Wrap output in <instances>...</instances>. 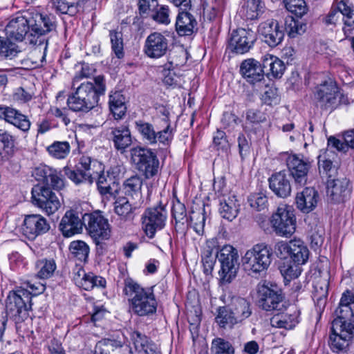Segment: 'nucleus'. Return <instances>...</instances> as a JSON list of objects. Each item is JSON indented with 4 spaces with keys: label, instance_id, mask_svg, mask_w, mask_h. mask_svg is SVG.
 <instances>
[{
    "label": "nucleus",
    "instance_id": "de8ad7c7",
    "mask_svg": "<svg viewBox=\"0 0 354 354\" xmlns=\"http://www.w3.org/2000/svg\"><path fill=\"white\" fill-rule=\"evenodd\" d=\"M306 29V24L288 17L285 20V30L290 37L295 38L303 34Z\"/></svg>",
    "mask_w": 354,
    "mask_h": 354
},
{
    "label": "nucleus",
    "instance_id": "e433bc0d",
    "mask_svg": "<svg viewBox=\"0 0 354 354\" xmlns=\"http://www.w3.org/2000/svg\"><path fill=\"white\" fill-rule=\"evenodd\" d=\"M290 250V257L295 264L304 265L307 262L309 250L304 241L300 239L291 240Z\"/></svg>",
    "mask_w": 354,
    "mask_h": 354
},
{
    "label": "nucleus",
    "instance_id": "680f3d73",
    "mask_svg": "<svg viewBox=\"0 0 354 354\" xmlns=\"http://www.w3.org/2000/svg\"><path fill=\"white\" fill-rule=\"evenodd\" d=\"M248 202L252 208L261 211L267 207L268 198L263 193H255L250 196Z\"/></svg>",
    "mask_w": 354,
    "mask_h": 354
},
{
    "label": "nucleus",
    "instance_id": "ea45409f",
    "mask_svg": "<svg viewBox=\"0 0 354 354\" xmlns=\"http://www.w3.org/2000/svg\"><path fill=\"white\" fill-rule=\"evenodd\" d=\"M142 185V180L138 176H133L127 178L123 183L125 195L130 197L132 201L140 200Z\"/></svg>",
    "mask_w": 354,
    "mask_h": 354
},
{
    "label": "nucleus",
    "instance_id": "0eeeda50",
    "mask_svg": "<svg viewBox=\"0 0 354 354\" xmlns=\"http://www.w3.org/2000/svg\"><path fill=\"white\" fill-rule=\"evenodd\" d=\"M216 257L221 263L218 272L222 284L230 283L236 276L239 269V254L237 250L232 245H224L216 250Z\"/></svg>",
    "mask_w": 354,
    "mask_h": 354
},
{
    "label": "nucleus",
    "instance_id": "58836bf2",
    "mask_svg": "<svg viewBox=\"0 0 354 354\" xmlns=\"http://www.w3.org/2000/svg\"><path fill=\"white\" fill-rule=\"evenodd\" d=\"M239 207V201L232 196L220 203L219 212L223 218L232 221L237 216Z\"/></svg>",
    "mask_w": 354,
    "mask_h": 354
},
{
    "label": "nucleus",
    "instance_id": "72a5a7b5",
    "mask_svg": "<svg viewBox=\"0 0 354 354\" xmlns=\"http://www.w3.org/2000/svg\"><path fill=\"white\" fill-rule=\"evenodd\" d=\"M109 107L115 120L123 118L127 111L126 99L120 91H111L109 96Z\"/></svg>",
    "mask_w": 354,
    "mask_h": 354
},
{
    "label": "nucleus",
    "instance_id": "79ce46f5",
    "mask_svg": "<svg viewBox=\"0 0 354 354\" xmlns=\"http://www.w3.org/2000/svg\"><path fill=\"white\" fill-rule=\"evenodd\" d=\"M232 308L227 306L220 307L215 318L216 322L221 328L232 329L234 325L239 324Z\"/></svg>",
    "mask_w": 354,
    "mask_h": 354
},
{
    "label": "nucleus",
    "instance_id": "a211bd4d",
    "mask_svg": "<svg viewBox=\"0 0 354 354\" xmlns=\"http://www.w3.org/2000/svg\"><path fill=\"white\" fill-rule=\"evenodd\" d=\"M338 87L332 80L326 81L317 87L315 97L324 109H334L341 102Z\"/></svg>",
    "mask_w": 354,
    "mask_h": 354
},
{
    "label": "nucleus",
    "instance_id": "a19ab883",
    "mask_svg": "<svg viewBox=\"0 0 354 354\" xmlns=\"http://www.w3.org/2000/svg\"><path fill=\"white\" fill-rule=\"evenodd\" d=\"M57 269L55 261L53 259H41L35 263L37 278L47 279L53 276Z\"/></svg>",
    "mask_w": 354,
    "mask_h": 354
},
{
    "label": "nucleus",
    "instance_id": "7ed1b4c3",
    "mask_svg": "<svg viewBox=\"0 0 354 354\" xmlns=\"http://www.w3.org/2000/svg\"><path fill=\"white\" fill-rule=\"evenodd\" d=\"M272 252L264 243L254 245L248 250L242 259L245 272L252 277L264 273L272 262Z\"/></svg>",
    "mask_w": 354,
    "mask_h": 354
},
{
    "label": "nucleus",
    "instance_id": "774afa93",
    "mask_svg": "<svg viewBox=\"0 0 354 354\" xmlns=\"http://www.w3.org/2000/svg\"><path fill=\"white\" fill-rule=\"evenodd\" d=\"M115 344V341L111 339H102L96 344L93 354H110Z\"/></svg>",
    "mask_w": 354,
    "mask_h": 354
},
{
    "label": "nucleus",
    "instance_id": "39448f33",
    "mask_svg": "<svg viewBox=\"0 0 354 354\" xmlns=\"http://www.w3.org/2000/svg\"><path fill=\"white\" fill-rule=\"evenodd\" d=\"M99 169H102V164L86 155L80 157L74 169L67 166L63 169L64 174L75 185L82 183L91 185L94 182L93 176L98 174Z\"/></svg>",
    "mask_w": 354,
    "mask_h": 354
},
{
    "label": "nucleus",
    "instance_id": "7c9ffc66",
    "mask_svg": "<svg viewBox=\"0 0 354 354\" xmlns=\"http://www.w3.org/2000/svg\"><path fill=\"white\" fill-rule=\"evenodd\" d=\"M108 136L109 139L113 142L114 147L121 153H124L132 144L131 132L127 126L111 127Z\"/></svg>",
    "mask_w": 354,
    "mask_h": 354
},
{
    "label": "nucleus",
    "instance_id": "f8f14e48",
    "mask_svg": "<svg viewBox=\"0 0 354 354\" xmlns=\"http://www.w3.org/2000/svg\"><path fill=\"white\" fill-rule=\"evenodd\" d=\"M31 193L33 204L48 216L55 214L61 206L57 194L49 187L37 185L32 187Z\"/></svg>",
    "mask_w": 354,
    "mask_h": 354
},
{
    "label": "nucleus",
    "instance_id": "5fc2aeb1",
    "mask_svg": "<svg viewBox=\"0 0 354 354\" xmlns=\"http://www.w3.org/2000/svg\"><path fill=\"white\" fill-rule=\"evenodd\" d=\"M286 8L297 17H302L308 10L304 0H281Z\"/></svg>",
    "mask_w": 354,
    "mask_h": 354
},
{
    "label": "nucleus",
    "instance_id": "052dcab7",
    "mask_svg": "<svg viewBox=\"0 0 354 354\" xmlns=\"http://www.w3.org/2000/svg\"><path fill=\"white\" fill-rule=\"evenodd\" d=\"M189 221L195 232L199 235L202 234L205 223L204 209L201 212L192 211L189 216Z\"/></svg>",
    "mask_w": 354,
    "mask_h": 354
},
{
    "label": "nucleus",
    "instance_id": "864d4df0",
    "mask_svg": "<svg viewBox=\"0 0 354 354\" xmlns=\"http://www.w3.org/2000/svg\"><path fill=\"white\" fill-rule=\"evenodd\" d=\"M15 139L8 131L0 129V154H10L13 151Z\"/></svg>",
    "mask_w": 354,
    "mask_h": 354
},
{
    "label": "nucleus",
    "instance_id": "20e7f679",
    "mask_svg": "<svg viewBox=\"0 0 354 354\" xmlns=\"http://www.w3.org/2000/svg\"><path fill=\"white\" fill-rule=\"evenodd\" d=\"M31 292L26 289L10 292L6 299V314L16 323H21L29 317L32 310Z\"/></svg>",
    "mask_w": 354,
    "mask_h": 354
},
{
    "label": "nucleus",
    "instance_id": "2f4dec72",
    "mask_svg": "<svg viewBox=\"0 0 354 354\" xmlns=\"http://www.w3.org/2000/svg\"><path fill=\"white\" fill-rule=\"evenodd\" d=\"M197 21L194 17L185 11L180 12L176 20V30L180 36H189L196 30Z\"/></svg>",
    "mask_w": 354,
    "mask_h": 354
},
{
    "label": "nucleus",
    "instance_id": "c9c22d12",
    "mask_svg": "<svg viewBox=\"0 0 354 354\" xmlns=\"http://www.w3.org/2000/svg\"><path fill=\"white\" fill-rule=\"evenodd\" d=\"M230 308H232L236 321L242 324L252 314V305L247 299L243 297H235L232 299Z\"/></svg>",
    "mask_w": 354,
    "mask_h": 354
},
{
    "label": "nucleus",
    "instance_id": "e2e57ef3",
    "mask_svg": "<svg viewBox=\"0 0 354 354\" xmlns=\"http://www.w3.org/2000/svg\"><path fill=\"white\" fill-rule=\"evenodd\" d=\"M221 6L216 0H209L206 2L203 7L204 15L209 20L214 19L221 12Z\"/></svg>",
    "mask_w": 354,
    "mask_h": 354
},
{
    "label": "nucleus",
    "instance_id": "09e8293b",
    "mask_svg": "<svg viewBox=\"0 0 354 354\" xmlns=\"http://www.w3.org/2000/svg\"><path fill=\"white\" fill-rule=\"evenodd\" d=\"M109 37L111 44V49L118 59L124 57V43L121 31L110 30Z\"/></svg>",
    "mask_w": 354,
    "mask_h": 354
},
{
    "label": "nucleus",
    "instance_id": "f3484780",
    "mask_svg": "<svg viewBox=\"0 0 354 354\" xmlns=\"http://www.w3.org/2000/svg\"><path fill=\"white\" fill-rule=\"evenodd\" d=\"M32 176L37 181L42 182L46 186L56 190L62 189L64 186V178L61 171L46 165H39L32 171Z\"/></svg>",
    "mask_w": 354,
    "mask_h": 354
},
{
    "label": "nucleus",
    "instance_id": "49530a36",
    "mask_svg": "<svg viewBox=\"0 0 354 354\" xmlns=\"http://www.w3.org/2000/svg\"><path fill=\"white\" fill-rule=\"evenodd\" d=\"M332 333L340 334L343 336L349 335V337H354V321H340L333 319L331 327Z\"/></svg>",
    "mask_w": 354,
    "mask_h": 354
},
{
    "label": "nucleus",
    "instance_id": "9b49d317",
    "mask_svg": "<svg viewBox=\"0 0 354 354\" xmlns=\"http://www.w3.org/2000/svg\"><path fill=\"white\" fill-rule=\"evenodd\" d=\"M167 218V211L161 204L146 209L142 215V228L149 239H153L157 231L162 230Z\"/></svg>",
    "mask_w": 354,
    "mask_h": 354
},
{
    "label": "nucleus",
    "instance_id": "a878e982",
    "mask_svg": "<svg viewBox=\"0 0 354 354\" xmlns=\"http://www.w3.org/2000/svg\"><path fill=\"white\" fill-rule=\"evenodd\" d=\"M290 177L286 171H280L269 178V187L278 197L284 198L290 195L292 189Z\"/></svg>",
    "mask_w": 354,
    "mask_h": 354
},
{
    "label": "nucleus",
    "instance_id": "393cba45",
    "mask_svg": "<svg viewBox=\"0 0 354 354\" xmlns=\"http://www.w3.org/2000/svg\"><path fill=\"white\" fill-rule=\"evenodd\" d=\"M84 225L83 216L80 218L74 210L66 211L62 218L59 229L65 237H71L80 233Z\"/></svg>",
    "mask_w": 354,
    "mask_h": 354
},
{
    "label": "nucleus",
    "instance_id": "2eb2a0df",
    "mask_svg": "<svg viewBox=\"0 0 354 354\" xmlns=\"http://www.w3.org/2000/svg\"><path fill=\"white\" fill-rule=\"evenodd\" d=\"M240 73L248 83L259 90L266 82L265 68L263 67V57L261 62L253 58L243 60L240 66Z\"/></svg>",
    "mask_w": 354,
    "mask_h": 354
},
{
    "label": "nucleus",
    "instance_id": "37998d69",
    "mask_svg": "<svg viewBox=\"0 0 354 354\" xmlns=\"http://www.w3.org/2000/svg\"><path fill=\"white\" fill-rule=\"evenodd\" d=\"M177 66H178V64L174 63L173 61H169L165 65L162 70V81L165 84L174 87L180 85V77L174 71V68Z\"/></svg>",
    "mask_w": 354,
    "mask_h": 354
},
{
    "label": "nucleus",
    "instance_id": "412c9836",
    "mask_svg": "<svg viewBox=\"0 0 354 354\" xmlns=\"http://www.w3.org/2000/svg\"><path fill=\"white\" fill-rule=\"evenodd\" d=\"M49 230V223L40 214L26 215L21 226L23 234L29 239H34L37 236L46 233Z\"/></svg>",
    "mask_w": 354,
    "mask_h": 354
},
{
    "label": "nucleus",
    "instance_id": "4be33fe9",
    "mask_svg": "<svg viewBox=\"0 0 354 354\" xmlns=\"http://www.w3.org/2000/svg\"><path fill=\"white\" fill-rule=\"evenodd\" d=\"M96 175L97 176L96 181L97 190L101 195L114 196L118 193L120 188L119 178L113 169L104 171L102 166V169H99L98 174Z\"/></svg>",
    "mask_w": 354,
    "mask_h": 354
},
{
    "label": "nucleus",
    "instance_id": "338daca9",
    "mask_svg": "<svg viewBox=\"0 0 354 354\" xmlns=\"http://www.w3.org/2000/svg\"><path fill=\"white\" fill-rule=\"evenodd\" d=\"M132 338L136 349L139 352L148 353V338L146 335L138 331H135L132 334Z\"/></svg>",
    "mask_w": 354,
    "mask_h": 354
},
{
    "label": "nucleus",
    "instance_id": "3c124183",
    "mask_svg": "<svg viewBox=\"0 0 354 354\" xmlns=\"http://www.w3.org/2000/svg\"><path fill=\"white\" fill-rule=\"evenodd\" d=\"M69 250L71 254L81 261H86L89 253L88 246L82 241L71 242Z\"/></svg>",
    "mask_w": 354,
    "mask_h": 354
},
{
    "label": "nucleus",
    "instance_id": "c85d7f7f",
    "mask_svg": "<svg viewBox=\"0 0 354 354\" xmlns=\"http://www.w3.org/2000/svg\"><path fill=\"white\" fill-rule=\"evenodd\" d=\"M299 312L295 306L286 309V311L274 315L270 319V325L278 328L292 329L299 323Z\"/></svg>",
    "mask_w": 354,
    "mask_h": 354
},
{
    "label": "nucleus",
    "instance_id": "ddd939ff",
    "mask_svg": "<svg viewBox=\"0 0 354 354\" xmlns=\"http://www.w3.org/2000/svg\"><path fill=\"white\" fill-rule=\"evenodd\" d=\"M28 14V26L30 33L28 35V40L30 44L40 45L43 43L39 38L50 32L55 27L52 19L47 15L39 12Z\"/></svg>",
    "mask_w": 354,
    "mask_h": 354
},
{
    "label": "nucleus",
    "instance_id": "423d86ee",
    "mask_svg": "<svg viewBox=\"0 0 354 354\" xmlns=\"http://www.w3.org/2000/svg\"><path fill=\"white\" fill-rule=\"evenodd\" d=\"M131 160L136 169L146 178L156 176L159 170V160L151 149L142 147H133L130 150Z\"/></svg>",
    "mask_w": 354,
    "mask_h": 354
},
{
    "label": "nucleus",
    "instance_id": "6e6d98bb",
    "mask_svg": "<svg viewBox=\"0 0 354 354\" xmlns=\"http://www.w3.org/2000/svg\"><path fill=\"white\" fill-rule=\"evenodd\" d=\"M9 37H0V55L6 58L12 59L19 50L15 44L11 42Z\"/></svg>",
    "mask_w": 354,
    "mask_h": 354
},
{
    "label": "nucleus",
    "instance_id": "1a4fd4ad",
    "mask_svg": "<svg viewBox=\"0 0 354 354\" xmlns=\"http://www.w3.org/2000/svg\"><path fill=\"white\" fill-rule=\"evenodd\" d=\"M84 225L96 245L107 240L111 236V227L108 219L102 212L95 211L83 215Z\"/></svg>",
    "mask_w": 354,
    "mask_h": 354
},
{
    "label": "nucleus",
    "instance_id": "0e129e2a",
    "mask_svg": "<svg viewBox=\"0 0 354 354\" xmlns=\"http://www.w3.org/2000/svg\"><path fill=\"white\" fill-rule=\"evenodd\" d=\"M328 283H324L323 285L317 283L315 286V291L313 292V300L317 302L318 305H324L326 299L328 296Z\"/></svg>",
    "mask_w": 354,
    "mask_h": 354
},
{
    "label": "nucleus",
    "instance_id": "13d9d810",
    "mask_svg": "<svg viewBox=\"0 0 354 354\" xmlns=\"http://www.w3.org/2000/svg\"><path fill=\"white\" fill-rule=\"evenodd\" d=\"M262 88H264L265 91L261 93V100L265 104L271 105L278 102L279 95L277 89L275 87L273 86H269L266 83V82H264V85H263L260 89L257 91L261 92Z\"/></svg>",
    "mask_w": 354,
    "mask_h": 354
},
{
    "label": "nucleus",
    "instance_id": "c03bdc74",
    "mask_svg": "<svg viewBox=\"0 0 354 354\" xmlns=\"http://www.w3.org/2000/svg\"><path fill=\"white\" fill-rule=\"evenodd\" d=\"M49 155L56 159H64L70 153L71 146L66 141H55L46 148Z\"/></svg>",
    "mask_w": 354,
    "mask_h": 354
},
{
    "label": "nucleus",
    "instance_id": "f704fd0d",
    "mask_svg": "<svg viewBox=\"0 0 354 354\" xmlns=\"http://www.w3.org/2000/svg\"><path fill=\"white\" fill-rule=\"evenodd\" d=\"M137 209L136 203L131 198L120 197L115 202L114 210L120 218L125 221L133 220L134 211Z\"/></svg>",
    "mask_w": 354,
    "mask_h": 354
},
{
    "label": "nucleus",
    "instance_id": "4468645a",
    "mask_svg": "<svg viewBox=\"0 0 354 354\" xmlns=\"http://www.w3.org/2000/svg\"><path fill=\"white\" fill-rule=\"evenodd\" d=\"M135 125L142 140L147 144L153 145L158 140L162 144L168 145L173 138L172 129L169 124H167L162 130L156 129L152 124L143 120L136 121Z\"/></svg>",
    "mask_w": 354,
    "mask_h": 354
},
{
    "label": "nucleus",
    "instance_id": "aec40b11",
    "mask_svg": "<svg viewBox=\"0 0 354 354\" xmlns=\"http://www.w3.org/2000/svg\"><path fill=\"white\" fill-rule=\"evenodd\" d=\"M169 45V39L163 34L154 32L147 36L144 46V52L150 58H160L164 56Z\"/></svg>",
    "mask_w": 354,
    "mask_h": 354
},
{
    "label": "nucleus",
    "instance_id": "603ef678",
    "mask_svg": "<svg viewBox=\"0 0 354 354\" xmlns=\"http://www.w3.org/2000/svg\"><path fill=\"white\" fill-rule=\"evenodd\" d=\"M172 216L176 221V229L179 227L182 229L185 223H187L189 219L187 218L186 208L184 204L177 201L173 204Z\"/></svg>",
    "mask_w": 354,
    "mask_h": 354
},
{
    "label": "nucleus",
    "instance_id": "8fccbe9b",
    "mask_svg": "<svg viewBox=\"0 0 354 354\" xmlns=\"http://www.w3.org/2000/svg\"><path fill=\"white\" fill-rule=\"evenodd\" d=\"M169 12V8L167 6L158 3L151 10L150 17L158 24L168 25L171 21Z\"/></svg>",
    "mask_w": 354,
    "mask_h": 354
},
{
    "label": "nucleus",
    "instance_id": "c756f323",
    "mask_svg": "<svg viewBox=\"0 0 354 354\" xmlns=\"http://www.w3.org/2000/svg\"><path fill=\"white\" fill-rule=\"evenodd\" d=\"M0 119L5 120L7 122L24 132L30 129L31 124L26 115L9 106H0Z\"/></svg>",
    "mask_w": 354,
    "mask_h": 354
},
{
    "label": "nucleus",
    "instance_id": "a18cd8bd",
    "mask_svg": "<svg viewBox=\"0 0 354 354\" xmlns=\"http://www.w3.org/2000/svg\"><path fill=\"white\" fill-rule=\"evenodd\" d=\"M353 338L349 337V335L343 336L340 334L332 333L329 337V346L333 352L338 353L345 351L349 346Z\"/></svg>",
    "mask_w": 354,
    "mask_h": 354
},
{
    "label": "nucleus",
    "instance_id": "dca6fc26",
    "mask_svg": "<svg viewBox=\"0 0 354 354\" xmlns=\"http://www.w3.org/2000/svg\"><path fill=\"white\" fill-rule=\"evenodd\" d=\"M286 165L290 176L294 179L295 183L299 186L306 185L308 174L311 167V162L308 158L292 154L288 156Z\"/></svg>",
    "mask_w": 354,
    "mask_h": 354
},
{
    "label": "nucleus",
    "instance_id": "f03ea898",
    "mask_svg": "<svg viewBox=\"0 0 354 354\" xmlns=\"http://www.w3.org/2000/svg\"><path fill=\"white\" fill-rule=\"evenodd\" d=\"M92 80L81 83L75 93L68 97L67 104L71 110L88 112L97 105L99 97L106 91L105 79L104 76L98 75Z\"/></svg>",
    "mask_w": 354,
    "mask_h": 354
},
{
    "label": "nucleus",
    "instance_id": "6e6552de",
    "mask_svg": "<svg viewBox=\"0 0 354 354\" xmlns=\"http://www.w3.org/2000/svg\"><path fill=\"white\" fill-rule=\"evenodd\" d=\"M296 217L292 207L282 205L277 209L270 218L274 233L280 236L290 237L296 230Z\"/></svg>",
    "mask_w": 354,
    "mask_h": 354
},
{
    "label": "nucleus",
    "instance_id": "4c0bfd02",
    "mask_svg": "<svg viewBox=\"0 0 354 354\" xmlns=\"http://www.w3.org/2000/svg\"><path fill=\"white\" fill-rule=\"evenodd\" d=\"M263 3L261 0H245L239 14L245 20L257 19L263 12Z\"/></svg>",
    "mask_w": 354,
    "mask_h": 354
},
{
    "label": "nucleus",
    "instance_id": "473e14b6",
    "mask_svg": "<svg viewBox=\"0 0 354 354\" xmlns=\"http://www.w3.org/2000/svg\"><path fill=\"white\" fill-rule=\"evenodd\" d=\"M263 67L265 68L266 75L277 79L281 78L286 70L283 62L270 54L263 56Z\"/></svg>",
    "mask_w": 354,
    "mask_h": 354
},
{
    "label": "nucleus",
    "instance_id": "b1692460",
    "mask_svg": "<svg viewBox=\"0 0 354 354\" xmlns=\"http://www.w3.org/2000/svg\"><path fill=\"white\" fill-rule=\"evenodd\" d=\"M259 31L264 41L270 47L279 45L284 37L283 30L275 19H268L259 26Z\"/></svg>",
    "mask_w": 354,
    "mask_h": 354
},
{
    "label": "nucleus",
    "instance_id": "9d476101",
    "mask_svg": "<svg viewBox=\"0 0 354 354\" xmlns=\"http://www.w3.org/2000/svg\"><path fill=\"white\" fill-rule=\"evenodd\" d=\"M257 294L259 305L263 310L266 311L283 310V295L277 284L267 281L259 283Z\"/></svg>",
    "mask_w": 354,
    "mask_h": 354
},
{
    "label": "nucleus",
    "instance_id": "f257e3e1",
    "mask_svg": "<svg viewBox=\"0 0 354 354\" xmlns=\"http://www.w3.org/2000/svg\"><path fill=\"white\" fill-rule=\"evenodd\" d=\"M122 294L133 314L145 317L156 313L158 301L153 287L144 288L132 278L127 277L124 280Z\"/></svg>",
    "mask_w": 354,
    "mask_h": 354
},
{
    "label": "nucleus",
    "instance_id": "6ab92c4d",
    "mask_svg": "<svg viewBox=\"0 0 354 354\" xmlns=\"http://www.w3.org/2000/svg\"><path fill=\"white\" fill-rule=\"evenodd\" d=\"M256 39V33L251 29L238 28L231 34L229 48L236 54H243L250 50Z\"/></svg>",
    "mask_w": 354,
    "mask_h": 354
},
{
    "label": "nucleus",
    "instance_id": "4d7b16f0",
    "mask_svg": "<svg viewBox=\"0 0 354 354\" xmlns=\"http://www.w3.org/2000/svg\"><path fill=\"white\" fill-rule=\"evenodd\" d=\"M52 2L56 10L62 14L74 16L78 12L77 3H68L65 0H52Z\"/></svg>",
    "mask_w": 354,
    "mask_h": 354
},
{
    "label": "nucleus",
    "instance_id": "bf43d9fd",
    "mask_svg": "<svg viewBox=\"0 0 354 354\" xmlns=\"http://www.w3.org/2000/svg\"><path fill=\"white\" fill-rule=\"evenodd\" d=\"M212 352L213 354H234V349L229 342L216 338L212 341Z\"/></svg>",
    "mask_w": 354,
    "mask_h": 354
},
{
    "label": "nucleus",
    "instance_id": "bb28decb",
    "mask_svg": "<svg viewBox=\"0 0 354 354\" xmlns=\"http://www.w3.org/2000/svg\"><path fill=\"white\" fill-rule=\"evenodd\" d=\"M350 194L349 180L346 178L328 180L327 195L334 203L344 201Z\"/></svg>",
    "mask_w": 354,
    "mask_h": 354
},
{
    "label": "nucleus",
    "instance_id": "cd10ccee",
    "mask_svg": "<svg viewBox=\"0 0 354 354\" xmlns=\"http://www.w3.org/2000/svg\"><path fill=\"white\" fill-rule=\"evenodd\" d=\"M319 194L313 187H306L297 193L295 203L297 209L304 214L313 211L319 201Z\"/></svg>",
    "mask_w": 354,
    "mask_h": 354
},
{
    "label": "nucleus",
    "instance_id": "5701e85b",
    "mask_svg": "<svg viewBox=\"0 0 354 354\" xmlns=\"http://www.w3.org/2000/svg\"><path fill=\"white\" fill-rule=\"evenodd\" d=\"M28 24V15L13 16L5 28L7 36L17 41L28 39V35L30 33Z\"/></svg>",
    "mask_w": 354,
    "mask_h": 354
},
{
    "label": "nucleus",
    "instance_id": "69168bd1",
    "mask_svg": "<svg viewBox=\"0 0 354 354\" xmlns=\"http://www.w3.org/2000/svg\"><path fill=\"white\" fill-rule=\"evenodd\" d=\"M334 319L340 321H354V313L352 307L348 306H338L334 313Z\"/></svg>",
    "mask_w": 354,
    "mask_h": 354
}]
</instances>
